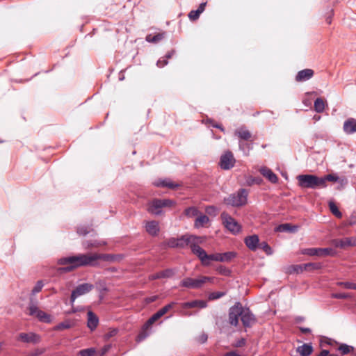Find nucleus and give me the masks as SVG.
I'll use <instances>...</instances> for the list:
<instances>
[{
  "mask_svg": "<svg viewBox=\"0 0 356 356\" xmlns=\"http://www.w3.org/2000/svg\"><path fill=\"white\" fill-rule=\"evenodd\" d=\"M58 264L59 265L70 264L68 266L59 268L58 271L60 273L70 272L81 266H94L92 254H79L74 256L63 257L58 260Z\"/></svg>",
  "mask_w": 356,
  "mask_h": 356,
  "instance_id": "1",
  "label": "nucleus"
},
{
  "mask_svg": "<svg viewBox=\"0 0 356 356\" xmlns=\"http://www.w3.org/2000/svg\"><path fill=\"white\" fill-rule=\"evenodd\" d=\"M175 304L176 303L175 302H172L165 305L163 307L154 314L145 323L143 331L137 337V341H141L144 340L147 337H148L149 333L147 331V330L149 329V327H150L155 321H156L158 319L165 315L170 309H171L175 305Z\"/></svg>",
  "mask_w": 356,
  "mask_h": 356,
  "instance_id": "2",
  "label": "nucleus"
},
{
  "mask_svg": "<svg viewBox=\"0 0 356 356\" xmlns=\"http://www.w3.org/2000/svg\"><path fill=\"white\" fill-rule=\"evenodd\" d=\"M297 180L301 188H323L324 184L321 178L314 175H300L297 176Z\"/></svg>",
  "mask_w": 356,
  "mask_h": 356,
  "instance_id": "3",
  "label": "nucleus"
},
{
  "mask_svg": "<svg viewBox=\"0 0 356 356\" xmlns=\"http://www.w3.org/2000/svg\"><path fill=\"white\" fill-rule=\"evenodd\" d=\"M248 195V191L241 188L236 193H232L227 197H225L224 202L227 205L234 207H242L247 203Z\"/></svg>",
  "mask_w": 356,
  "mask_h": 356,
  "instance_id": "4",
  "label": "nucleus"
},
{
  "mask_svg": "<svg viewBox=\"0 0 356 356\" xmlns=\"http://www.w3.org/2000/svg\"><path fill=\"white\" fill-rule=\"evenodd\" d=\"M202 237L195 235H184L181 237L178 238V248H183L188 245L192 252L194 254H196V250L199 248V244L202 243Z\"/></svg>",
  "mask_w": 356,
  "mask_h": 356,
  "instance_id": "5",
  "label": "nucleus"
},
{
  "mask_svg": "<svg viewBox=\"0 0 356 356\" xmlns=\"http://www.w3.org/2000/svg\"><path fill=\"white\" fill-rule=\"evenodd\" d=\"M220 218L225 227L232 234L236 235L241 231V225L227 213L222 212Z\"/></svg>",
  "mask_w": 356,
  "mask_h": 356,
  "instance_id": "6",
  "label": "nucleus"
},
{
  "mask_svg": "<svg viewBox=\"0 0 356 356\" xmlns=\"http://www.w3.org/2000/svg\"><path fill=\"white\" fill-rule=\"evenodd\" d=\"M212 280L213 277L207 276H201L197 279L186 277L181 281L180 286L188 289H200L206 282H211Z\"/></svg>",
  "mask_w": 356,
  "mask_h": 356,
  "instance_id": "7",
  "label": "nucleus"
},
{
  "mask_svg": "<svg viewBox=\"0 0 356 356\" xmlns=\"http://www.w3.org/2000/svg\"><path fill=\"white\" fill-rule=\"evenodd\" d=\"M94 289V286L90 283L79 284L72 291L70 296V304L74 305L75 300L83 295L88 293Z\"/></svg>",
  "mask_w": 356,
  "mask_h": 356,
  "instance_id": "8",
  "label": "nucleus"
},
{
  "mask_svg": "<svg viewBox=\"0 0 356 356\" xmlns=\"http://www.w3.org/2000/svg\"><path fill=\"white\" fill-rule=\"evenodd\" d=\"M196 252L195 255L199 258L204 266H209L211 261H220V253L208 254L200 246L196 250Z\"/></svg>",
  "mask_w": 356,
  "mask_h": 356,
  "instance_id": "9",
  "label": "nucleus"
},
{
  "mask_svg": "<svg viewBox=\"0 0 356 356\" xmlns=\"http://www.w3.org/2000/svg\"><path fill=\"white\" fill-rule=\"evenodd\" d=\"M242 306L239 302H237L229 309V323L230 325L237 326L238 324V317L241 314Z\"/></svg>",
  "mask_w": 356,
  "mask_h": 356,
  "instance_id": "10",
  "label": "nucleus"
},
{
  "mask_svg": "<svg viewBox=\"0 0 356 356\" xmlns=\"http://www.w3.org/2000/svg\"><path fill=\"white\" fill-rule=\"evenodd\" d=\"M302 253L305 254L310 255V256H334L336 254V252L334 249L331 248H307L302 251Z\"/></svg>",
  "mask_w": 356,
  "mask_h": 356,
  "instance_id": "11",
  "label": "nucleus"
},
{
  "mask_svg": "<svg viewBox=\"0 0 356 356\" xmlns=\"http://www.w3.org/2000/svg\"><path fill=\"white\" fill-rule=\"evenodd\" d=\"M236 160L233 154L230 151L226 152L221 155L220 159V166L223 170H230L234 166Z\"/></svg>",
  "mask_w": 356,
  "mask_h": 356,
  "instance_id": "12",
  "label": "nucleus"
},
{
  "mask_svg": "<svg viewBox=\"0 0 356 356\" xmlns=\"http://www.w3.org/2000/svg\"><path fill=\"white\" fill-rule=\"evenodd\" d=\"M241 319L244 327H250L255 321V317L249 309H241Z\"/></svg>",
  "mask_w": 356,
  "mask_h": 356,
  "instance_id": "13",
  "label": "nucleus"
},
{
  "mask_svg": "<svg viewBox=\"0 0 356 356\" xmlns=\"http://www.w3.org/2000/svg\"><path fill=\"white\" fill-rule=\"evenodd\" d=\"M332 245L336 248H345L356 245V238L347 237L341 239H334L332 241Z\"/></svg>",
  "mask_w": 356,
  "mask_h": 356,
  "instance_id": "14",
  "label": "nucleus"
},
{
  "mask_svg": "<svg viewBox=\"0 0 356 356\" xmlns=\"http://www.w3.org/2000/svg\"><path fill=\"white\" fill-rule=\"evenodd\" d=\"M17 340L24 343H38L40 341V337L34 332H22L19 334Z\"/></svg>",
  "mask_w": 356,
  "mask_h": 356,
  "instance_id": "15",
  "label": "nucleus"
},
{
  "mask_svg": "<svg viewBox=\"0 0 356 356\" xmlns=\"http://www.w3.org/2000/svg\"><path fill=\"white\" fill-rule=\"evenodd\" d=\"M321 180L323 181L324 184L322 186V188L327 187V181H333V182H339L341 185H345L348 183V179L346 177H339L337 174H328L323 177H321Z\"/></svg>",
  "mask_w": 356,
  "mask_h": 356,
  "instance_id": "16",
  "label": "nucleus"
},
{
  "mask_svg": "<svg viewBox=\"0 0 356 356\" xmlns=\"http://www.w3.org/2000/svg\"><path fill=\"white\" fill-rule=\"evenodd\" d=\"M244 243L250 250L255 251L259 245V236L256 234L248 236L245 238Z\"/></svg>",
  "mask_w": 356,
  "mask_h": 356,
  "instance_id": "17",
  "label": "nucleus"
},
{
  "mask_svg": "<svg viewBox=\"0 0 356 356\" xmlns=\"http://www.w3.org/2000/svg\"><path fill=\"white\" fill-rule=\"evenodd\" d=\"M343 130L346 134H353L356 132V119L350 118L347 119L343 126Z\"/></svg>",
  "mask_w": 356,
  "mask_h": 356,
  "instance_id": "18",
  "label": "nucleus"
},
{
  "mask_svg": "<svg viewBox=\"0 0 356 356\" xmlns=\"http://www.w3.org/2000/svg\"><path fill=\"white\" fill-rule=\"evenodd\" d=\"M259 172L271 183L276 184L278 181L277 176L270 168L264 166L259 169Z\"/></svg>",
  "mask_w": 356,
  "mask_h": 356,
  "instance_id": "19",
  "label": "nucleus"
},
{
  "mask_svg": "<svg viewBox=\"0 0 356 356\" xmlns=\"http://www.w3.org/2000/svg\"><path fill=\"white\" fill-rule=\"evenodd\" d=\"M314 70L312 69H305L298 72L296 76V81L298 82L305 81L310 79L314 76Z\"/></svg>",
  "mask_w": 356,
  "mask_h": 356,
  "instance_id": "20",
  "label": "nucleus"
},
{
  "mask_svg": "<svg viewBox=\"0 0 356 356\" xmlns=\"http://www.w3.org/2000/svg\"><path fill=\"white\" fill-rule=\"evenodd\" d=\"M163 205L160 199L154 200L149 205L148 211L154 215H159L162 212Z\"/></svg>",
  "mask_w": 356,
  "mask_h": 356,
  "instance_id": "21",
  "label": "nucleus"
},
{
  "mask_svg": "<svg viewBox=\"0 0 356 356\" xmlns=\"http://www.w3.org/2000/svg\"><path fill=\"white\" fill-rule=\"evenodd\" d=\"M209 222V218L202 212L198 215L194 221V227L200 229L205 227Z\"/></svg>",
  "mask_w": 356,
  "mask_h": 356,
  "instance_id": "22",
  "label": "nucleus"
},
{
  "mask_svg": "<svg viewBox=\"0 0 356 356\" xmlns=\"http://www.w3.org/2000/svg\"><path fill=\"white\" fill-rule=\"evenodd\" d=\"M99 323L98 317L92 312H88V321L87 326L91 330L93 331L96 329Z\"/></svg>",
  "mask_w": 356,
  "mask_h": 356,
  "instance_id": "23",
  "label": "nucleus"
},
{
  "mask_svg": "<svg viewBox=\"0 0 356 356\" xmlns=\"http://www.w3.org/2000/svg\"><path fill=\"white\" fill-rule=\"evenodd\" d=\"M145 229L149 234L156 236L159 232V222L155 220L147 222Z\"/></svg>",
  "mask_w": 356,
  "mask_h": 356,
  "instance_id": "24",
  "label": "nucleus"
},
{
  "mask_svg": "<svg viewBox=\"0 0 356 356\" xmlns=\"http://www.w3.org/2000/svg\"><path fill=\"white\" fill-rule=\"evenodd\" d=\"M234 134L239 138L241 141H248L250 140L252 136L251 133L245 127H241L236 129Z\"/></svg>",
  "mask_w": 356,
  "mask_h": 356,
  "instance_id": "25",
  "label": "nucleus"
},
{
  "mask_svg": "<svg viewBox=\"0 0 356 356\" xmlns=\"http://www.w3.org/2000/svg\"><path fill=\"white\" fill-rule=\"evenodd\" d=\"M313 346L312 343H304L297 348L296 351L301 356H309L313 352Z\"/></svg>",
  "mask_w": 356,
  "mask_h": 356,
  "instance_id": "26",
  "label": "nucleus"
},
{
  "mask_svg": "<svg viewBox=\"0 0 356 356\" xmlns=\"http://www.w3.org/2000/svg\"><path fill=\"white\" fill-rule=\"evenodd\" d=\"M154 184L157 187L168 188L170 189H174L179 186V184H174L170 179H159Z\"/></svg>",
  "mask_w": 356,
  "mask_h": 356,
  "instance_id": "27",
  "label": "nucleus"
},
{
  "mask_svg": "<svg viewBox=\"0 0 356 356\" xmlns=\"http://www.w3.org/2000/svg\"><path fill=\"white\" fill-rule=\"evenodd\" d=\"M207 306V303L204 300H193L191 302H184L182 305L184 308H194V307H200V308H205Z\"/></svg>",
  "mask_w": 356,
  "mask_h": 356,
  "instance_id": "28",
  "label": "nucleus"
},
{
  "mask_svg": "<svg viewBox=\"0 0 356 356\" xmlns=\"http://www.w3.org/2000/svg\"><path fill=\"white\" fill-rule=\"evenodd\" d=\"M74 323L70 319H66L65 321L58 323L56 325L54 330H67L72 327L74 326Z\"/></svg>",
  "mask_w": 356,
  "mask_h": 356,
  "instance_id": "29",
  "label": "nucleus"
},
{
  "mask_svg": "<svg viewBox=\"0 0 356 356\" xmlns=\"http://www.w3.org/2000/svg\"><path fill=\"white\" fill-rule=\"evenodd\" d=\"M92 261H93V266H97L98 260H104V261H108L112 258V256L111 254H97L94 253L92 254Z\"/></svg>",
  "mask_w": 356,
  "mask_h": 356,
  "instance_id": "30",
  "label": "nucleus"
},
{
  "mask_svg": "<svg viewBox=\"0 0 356 356\" xmlns=\"http://www.w3.org/2000/svg\"><path fill=\"white\" fill-rule=\"evenodd\" d=\"M106 245V242L103 241H86L83 243V246L86 249H89L92 247H99Z\"/></svg>",
  "mask_w": 356,
  "mask_h": 356,
  "instance_id": "31",
  "label": "nucleus"
},
{
  "mask_svg": "<svg viewBox=\"0 0 356 356\" xmlns=\"http://www.w3.org/2000/svg\"><path fill=\"white\" fill-rule=\"evenodd\" d=\"M35 316L40 321L43 323H49L52 321L51 316L42 310H40Z\"/></svg>",
  "mask_w": 356,
  "mask_h": 356,
  "instance_id": "32",
  "label": "nucleus"
},
{
  "mask_svg": "<svg viewBox=\"0 0 356 356\" xmlns=\"http://www.w3.org/2000/svg\"><path fill=\"white\" fill-rule=\"evenodd\" d=\"M201 212L195 207H190L184 210V214L188 218L197 217Z\"/></svg>",
  "mask_w": 356,
  "mask_h": 356,
  "instance_id": "33",
  "label": "nucleus"
},
{
  "mask_svg": "<svg viewBox=\"0 0 356 356\" xmlns=\"http://www.w3.org/2000/svg\"><path fill=\"white\" fill-rule=\"evenodd\" d=\"M164 35V33H159L153 36L149 34L146 36L145 40L148 42L156 43L163 39Z\"/></svg>",
  "mask_w": 356,
  "mask_h": 356,
  "instance_id": "34",
  "label": "nucleus"
},
{
  "mask_svg": "<svg viewBox=\"0 0 356 356\" xmlns=\"http://www.w3.org/2000/svg\"><path fill=\"white\" fill-rule=\"evenodd\" d=\"M314 110L317 113H322L325 109V102L321 98H317L314 104Z\"/></svg>",
  "mask_w": 356,
  "mask_h": 356,
  "instance_id": "35",
  "label": "nucleus"
},
{
  "mask_svg": "<svg viewBox=\"0 0 356 356\" xmlns=\"http://www.w3.org/2000/svg\"><path fill=\"white\" fill-rule=\"evenodd\" d=\"M220 262H228L234 258L236 254L234 252H227L224 253H220Z\"/></svg>",
  "mask_w": 356,
  "mask_h": 356,
  "instance_id": "36",
  "label": "nucleus"
},
{
  "mask_svg": "<svg viewBox=\"0 0 356 356\" xmlns=\"http://www.w3.org/2000/svg\"><path fill=\"white\" fill-rule=\"evenodd\" d=\"M176 272L177 270L174 268H167L160 271V277L161 279L170 278L175 275Z\"/></svg>",
  "mask_w": 356,
  "mask_h": 356,
  "instance_id": "37",
  "label": "nucleus"
},
{
  "mask_svg": "<svg viewBox=\"0 0 356 356\" xmlns=\"http://www.w3.org/2000/svg\"><path fill=\"white\" fill-rule=\"evenodd\" d=\"M238 146H239V149L246 156L249 155V152L252 148V145L251 144H248V143H244L241 140H239V142H238Z\"/></svg>",
  "mask_w": 356,
  "mask_h": 356,
  "instance_id": "38",
  "label": "nucleus"
},
{
  "mask_svg": "<svg viewBox=\"0 0 356 356\" xmlns=\"http://www.w3.org/2000/svg\"><path fill=\"white\" fill-rule=\"evenodd\" d=\"M297 226H291L290 224L286 223L280 225L277 227V230L280 232H294L297 230Z\"/></svg>",
  "mask_w": 356,
  "mask_h": 356,
  "instance_id": "39",
  "label": "nucleus"
},
{
  "mask_svg": "<svg viewBox=\"0 0 356 356\" xmlns=\"http://www.w3.org/2000/svg\"><path fill=\"white\" fill-rule=\"evenodd\" d=\"M96 349L95 348H89L83 349L77 353V356H95Z\"/></svg>",
  "mask_w": 356,
  "mask_h": 356,
  "instance_id": "40",
  "label": "nucleus"
},
{
  "mask_svg": "<svg viewBox=\"0 0 356 356\" xmlns=\"http://www.w3.org/2000/svg\"><path fill=\"white\" fill-rule=\"evenodd\" d=\"M306 270H318L322 268L321 263H307L304 264L302 266Z\"/></svg>",
  "mask_w": 356,
  "mask_h": 356,
  "instance_id": "41",
  "label": "nucleus"
},
{
  "mask_svg": "<svg viewBox=\"0 0 356 356\" xmlns=\"http://www.w3.org/2000/svg\"><path fill=\"white\" fill-rule=\"evenodd\" d=\"M329 208H330V210L331 211V212L335 216H337V218H339L342 217L341 212L339 210L338 207L334 202H329Z\"/></svg>",
  "mask_w": 356,
  "mask_h": 356,
  "instance_id": "42",
  "label": "nucleus"
},
{
  "mask_svg": "<svg viewBox=\"0 0 356 356\" xmlns=\"http://www.w3.org/2000/svg\"><path fill=\"white\" fill-rule=\"evenodd\" d=\"M338 350L341 353L342 355H346L354 350V348L351 346L343 343L340 345Z\"/></svg>",
  "mask_w": 356,
  "mask_h": 356,
  "instance_id": "43",
  "label": "nucleus"
},
{
  "mask_svg": "<svg viewBox=\"0 0 356 356\" xmlns=\"http://www.w3.org/2000/svg\"><path fill=\"white\" fill-rule=\"evenodd\" d=\"M92 229L90 226H86V225H81L78 227L77 228V233L79 235H86L87 234L90 233Z\"/></svg>",
  "mask_w": 356,
  "mask_h": 356,
  "instance_id": "44",
  "label": "nucleus"
},
{
  "mask_svg": "<svg viewBox=\"0 0 356 356\" xmlns=\"http://www.w3.org/2000/svg\"><path fill=\"white\" fill-rule=\"evenodd\" d=\"M338 286H343L346 289L356 290V283L351 282H339L337 283Z\"/></svg>",
  "mask_w": 356,
  "mask_h": 356,
  "instance_id": "45",
  "label": "nucleus"
},
{
  "mask_svg": "<svg viewBox=\"0 0 356 356\" xmlns=\"http://www.w3.org/2000/svg\"><path fill=\"white\" fill-rule=\"evenodd\" d=\"M44 285V284L42 280L38 281L36 282L35 286L33 287V289L31 291V295L34 296L36 293H38L40 291H41V290L43 288Z\"/></svg>",
  "mask_w": 356,
  "mask_h": 356,
  "instance_id": "46",
  "label": "nucleus"
},
{
  "mask_svg": "<svg viewBox=\"0 0 356 356\" xmlns=\"http://www.w3.org/2000/svg\"><path fill=\"white\" fill-rule=\"evenodd\" d=\"M259 247L261 248L268 255H270L273 254V250L272 248L268 245V244L263 241L261 243H259Z\"/></svg>",
  "mask_w": 356,
  "mask_h": 356,
  "instance_id": "47",
  "label": "nucleus"
},
{
  "mask_svg": "<svg viewBox=\"0 0 356 356\" xmlns=\"http://www.w3.org/2000/svg\"><path fill=\"white\" fill-rule=\"evenodd\" d=\"M225 294H226V293L223 292V291L212 292L209 294V299L211 300H217V299H219V298L223 297Z\"/></svg>",
  "mask_w": 356,
  "mask_h": 356,
  "instance_id": "48",
  "label": "nucleus"
},
{
  "mask_svg": "<svg viewBox=\"0 0 356 356\" xmlns=\"http://www.w3.org/2000/svg\"><path fill=\"white\" fill-rule=\"evenodd\" d=\"M29 315L31 316H36L38 312L40 311L36 303L31 302L29 307Z\"/></svg>",
  "mask_w": 356,
  "mask_h": 356,
  "instance_id": "49",
  "label": "nucleus"
},
{
  "mask_svg": "<svg viewBox=\"0 0 356 356\" xmlns=\"http://www.w3.org/2000/svg\"><path fill=\"white\" fill-rule=\"evenodd\" d=\"M261 182V179L259 177H249L246 179V183L248 186H252L254 184H259Z\"/></svg>",
  "mask_w": 356,
  "mask_h": 356,
  "instance_id": "50",
  "label": "nucleus"
},
{
  "mask_svg": "<svg viewBox=\"0 0 356 356\" xmlns=\"http://www.w3.org/2000/svg\"><path fill=\"white\" fill-rule=\"evenodd\" d=\"M200 14V12L197 9L195 10H191L188 14V18L191 21H195L199 18Z\"/></svg>",
  "mask_w": 356,
  "mask_h": 356,
  "instance_id": "51",
  "label": "nucleus"
},
{
  "mask_svg": "<svg viewBox=\"0 0 356 356\" xmlns=\"http://www.w3.org/2000/svg\"><path fill=\"white\" fill-rule=\"evenodd\" d=\"M166 244L170 248H178V238H169Z\"/></svg>",
  "mask_w": 356,
  "mask_h": 356,
  "instance_id": "52",
  "label": "nucleus"
},
{
  "mask_svg": "<svg viewBox=\"0 0 356 356\" xmlns=\"http://www.w3.org/2000/svg\"><path fill=\"white\" fill-rule=\"evenodd\" d=\"M217 270L220 274L223 275H229L230 274V270L227 268H226L225 266H220L217 268Z\"/></svg>",
  "mask_w": 356,
  "mask_h": 356,
  "instance_id": "53",
  "label": "nucleus"
},
{
  "mask_svg": "<svg viewBox=\"0 0 356 356\" xmlns=\"http://www.w3.org/2000/svg\"><path fill=\"white\" fill-rule=\"evenodd\" d=\"M332 297L334 298L337 299H346L350 297V296L348 293H333L332 295Z\"/></svg>",
  "mask_w": 356,
  "mask_h": 356,
  "instance_id": "54",
  "label": "nucleus"
},
{
  "mask_svg": "<svg viewBox=\"0 0 356 356\" xmlns=\"http://www.w3.org/2000/svg\"><path fill=\"white\" fill-rule=\"evenodd\" d=\"M163 207H172L175 204V202L172 200L168 199L161 200Z\"/></svg>",
  "mask_w": 356,
  "mask_h": 356,
  "instance_id": "55",
  "label": "nucleus"
},
{
  "mask_svg": "<svg viewBox=\"0 0 356 356\" xmlns=\"http://www.w3.org/2000/svg\"><path fill=\"white\" fill-rule=\"evenodd\" d=\"M302 266H303V264H302V265H295V266H292V268H293L294 272H296L297 273H300L303 272L304 270H306V269H305Z\"/></svg>",
  "mask_w": 356,
  "mask_h": 356,
  "instance_id": "56",
  "label": "nucleus"
},
{
  "mask_svg": "<svg viewBox=\"0 0 356 356\" xmlns=\"http://www.w3.org/2000/svg\"><path fill=\"white\" fill-rule=\"evenodd\" d=\"M168 64V60H166V58L165 57L162 58H160L157 63H156V65L159 67H164L165 65H166Z\"/></svg>",
  "mask_w": 356,
  "mask_h": 356,
  "instance_id": "57",
  "label": "nucleus"
},
{
  "mask_svg": "<svg viewBox=\"0 0 356 356\" xmlns=\"http://www.w3.org/2000/svg\"><path fill=\"white\" fill-rule=\"evenodd\" d=\"M72 308L70 310L66 312H65L66 314H75V313L82 310V308H81V307H74L73 305H72Z\"/></svg>",
  "mask_w": 356,
  "mask_h": 356,
  "instance_id": "58",
  "label": "nucleus"
},
{
  "mask_svg": "<svg viewBox=\"0 0 356 356\" xmlns=\"http://www.w3.org/2000/svg\"><path fill=\"white\" fill-rule=\"evenodd\" d=\"M245 344V340L243 338H241L236 341L234 343L235 347H242Z\"/></svg>",
  "mask_w": 356,
  "mask_h": 356,
  "instance_id": "59",
  "label": "nucleus"
},
{
  "mask_svg": "<svg viewBox=\"0 0 356 356\" xmlns=\"http://www.w3.org/2000/svg\"><path fill=\"white\" fill-rule=\"evenodd\" d=\"M207 339H208L207 334L205 333H202L201 335H200V337L198 338V341L200 343H204L207 341Z\"/></svg>",
  "mask_w": 356,
  "mask_h": 356,
  "instance_id": "60",
  "label": "nucleus"
},
{
  "mask_svg": "<svg viewBox=\"0 0 356 356\" xmlns=\"http://www.w3.org/2000/svg\"><path fill=\"white\" fill-rule=\"evenodd\" d=\"M160 276H161L160 272H158L156 273L150 275L149 276V280H158V279H161Z\"/></svg>",
  "mask_w": 356,
  "mask_h": 356,
  "instance_id": "61",
  "label": "nucleus"
},
{
  "mask_svg": "<svg viewBox=\"0 0 356 356\" xmlns=\"http://www.w3.org/2000/svg\"><path fill=\"white\" fill-rule=\"evenodd\" d=\"M206 5H207L206 2H203L200 4L197 10L200 12V13H202L204 12Z\"/></svg>",
  "mask_w": 356,
  "mask_h": 356,
  "instance_id": "62",
  "label": "nucleus"
},
{
  "mask_svg": "<svg viewBox=\"0 0 356 356\" xmlns=\"http://www.w3.org/2000/svg\"><path fill=\"white\" fill-rule=\"evenodd\" d=\"M223 356H239V354L236 351L233 350L226 353Z\"/></svg>",
  "mask_w": 356,
  "mask_h": 356,
  "instance_id": "63",
  "label": "nucleus"
},
{
  "mask_svg": "<svg viewBox=\"0 0 356 356\" xmlns=\"http://www.w3.org/2000/svg\"><path fill=\"white\" fill-rule=\"evenodd\" d=\"M356 223V216H351L349 219L348 224L350 225H355Z\"/></svg>",
  "mask_w": 356,
  "mask_h": 356,
  "instance_id": "64",
  "label": "nucleus"
}]
</instances>
